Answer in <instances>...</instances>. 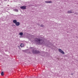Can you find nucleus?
Instances as JSON below:
<instances>
[{
	"label": "nucleus",
	"instance_id": "1",
	"mask_svg": "<svg viewBox=\"0 0 78 78\" xmlns=\"http://www.w3.org/2000/svg\"><path fill=\"white\" fill-rule=\"evenodd\" d=\"M35 41L37 42V43L39 44H43V42L41 43V42H42L43 41H42V40L41 39H38L37 38H35Z\"/></svg>",
	"mask_w": 78,
	"mask_h": 78
},
{
	"label": "nucleus",
	"instance_id": "2",
	"mask_svg": "<svg viewBox=\"0 0 78 78\" xmlns=\"http://www.w3.org/2000/svg\"><path fill=\"white\" fill-rule=\"evenodd\" d=\"M13 22L15 24L16 26H19L20 25V23L19 22H17L16 20H14L13 21Z\"/></svg>",
	"mask_w": 78,
	"mask_h": 78
},
{
	"label": "nucleus",
	"instance_id": "3",
	"mask_svg": "<svg viewBox=\"0 0 78 78\" xmlns=\"http://www.w3.org/2000/svg\"><path fill=\"white\" fill-rule=\"evenodd\" d=\"M32 52L33 53L35 54H37L40 53L39 51H34V50L32 51Z\"/></svg>",
	"mask_w": 78,
	"mask_h": 78
},
{
	"label": "nucleus",
	"instance_id": "4",
	"mask_svg": "<svg viewBox=\"0 0 78 78\" xmlns=\"http://www.w3.org/2000/svg\"><path fill=\"white\" fill-rule=\"evenodd\" d=\"M20 8L22 9H26V6H22L20 7Z\"/></svg>",
	"mask_w": 78,
	"mask_h": 78
},
{
	"label": "nucleus",
	"instance_id": "5",
	"mask_svg": "<svg viewBox=\"0 0 78 78\" xmlns=\"http://www.w3.org/2000/svg\"><path fill=\"white\" fill-rule=\"evenodd\" d=\"M59 51L62 54H64L65 53L61 49H58Z\"/></svg>",
	"mask_w": 78,
	"mask_h": 78
},
{
	"label": "nucleus",
	"instance_id": "6",
	"mask_svg": "<svg viewBox=\"0 0 78 78\" xmlns=\"http://www.w3.org/2000/svg\"><path fill=\"white\" fill-rule=\"evenodd\" d=\"M20 46L21 47H23L24 46V44H21V45H20Z\"/></svg>",
	"mask_w": 78,
	"mask_h": 78
},
{
	"label": "nucleus",
	"instance_id": "7",
	"mask_svg": "<svg viewBox=\"0 0 78 78\" xmlns=\"http://www.w3.org/2000/svg\"><path fill=\"white\" fill-rule=\"evenodd\" d=\"M1 75L2 76H3L4 74L3 73V72H2L1 73Z\"/></svg>",
	"mask_w": 78,
	"mask_h": 78
},
{
	"label": "nucleus",
	"instance_id": "8",
	"mask_svg": "<svg viewBox=\"0 0 78 78\" xmlns=\"http://www.w3.org/2000/svg\"><path fill=\"white\" fill-rule=\"evenodd\" d=\"M68 12L69 13H72V12H71V11H68Z\"/></svg>",
	"mask_w": 78,
	"mask_h": 78
},
{
	"label": "nucleus",
	"instance_id": "9",
	"mask_svg": "<svg viewBox=\"0 0 78 78\" xmlns=\"http://www.w3.org/2000/svg\"><path fill=\"white\" fill-rule=\"evenodd\" d=\"M20 35L21 36H22L23 35V33H20Z\"/></svg>",
	"mask_w": 78,
	"mask_h": 78
},
{
	"label": "nucleus",
	"instance_id": "10",
	"mask_svg": "<svg viewBox=\"0 0 78 78\" xmlns=\"http://www.w3.org/2000/svg\"><path fill=\"white\" fill-rule=\"evenodd\" d=\"M16 12H18L19 11L17 9H15L14 10Z\"/></svg>",
	"mask_w": 78,
	"mask_h": 78
},
{
	"label": "nucleus",
	"instance_id": "11",
	"mask_svg": "<svg viewBox=\"0 0 78 78\" xmlns=\"http://www.w3.org/2000/svg\"><path fill=\"white\" fill-rule=\"evenodd\" d=\"M52 2L51 1L48 2V3H52Z\"/></svg>",
	"mask_w": 78,
	"mask_h": 78
},
{
	"label": "nucleus",
	"instance_id": "12",
	"mask_svg": "<svg viewBox=\"0 0 78 78\" xmlns=\"http://www.w3.org/2000/svg\"><path fill=\"white\" fill-rule=\"evenodd\" d=\"M45 2L46 3H48V1H45Z\"/></svg>",
	"mask_w": 78,
	"mask_h": 78
},
{
	"label": "nucleus",
	"instance_id": "13",
	"mask_svg": "<svg viewBox=\"0 0 78 78\" xmlns=\"http://www.w3.org/2000/svg\"><path fill=\"white\" fill-rule=\"evenodd\" d=\"M41 27H44V26H43V25H41Z\"/></svg>",
	"mask_w": 78,
	"mask_h": 78
}]
</instances>
